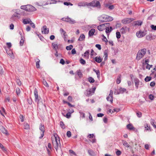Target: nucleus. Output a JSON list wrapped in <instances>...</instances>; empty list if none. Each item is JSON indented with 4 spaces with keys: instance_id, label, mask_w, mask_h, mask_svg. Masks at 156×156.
Here are the masks:
<instances>
[{
    "instance_id": "0eeeda50",
    "label": "nucleus",
    "mask_w": 156,
    "mask_h": 156,
    "mask_svg": "<svg viewBox=\"0 0 156 156\" xmlns=\"http://www.w3.org/2000/svg\"><path fill=\"white\" fill-rule=\"evenodd\" d=\"M110 23H104L98 26V29L100 31H102L106 29V26L109 25Z\"/></svg>"
},
{
    "instance_id": "6ab92c4d",
    "label": "nucleus",
    "mask_w": 156,
    "mask_h": 156,
    "mask_svg": "<svg viewBox=\"0 0 156 156\" xmlns=\"http://www.w3.org/2000/svg\"><path fill=\"white\" fill-rule=\"evenodd\" d=\"M122 143L123 144V145L125 147L127 148H132L129 145V144L127 143V142L126 141L124 140H122Z\"/></svg>"
},
{
    "instance_id": "c756f323",
    "label": "nucleus",
    "mask_w": 156,
    "mask_h": 156,
    "mask_svg": "<svg viewBox=\"0 0 156 156\" xmlns=\"http://www.w3.org/2000/svg\"><path fill=\"white\" fill-rule=\"evenodd\" d=\"M89 53V50H88L87 51L84 53V56L86 58H88Z\"/></svg>"
},
{
    "instance_id": "ddd939ff",
    "label": "nucleus",
    "mask_w": 156,
    "mask_h": 156,
    "mask_svg": "<svg viewBox=\"0 0 156 156\" xmlns=\"http://www.w3.org/2000/svg\"><path fill=\"white\" fill-rule=\"evenodd\" d=\"M149 60L146 59L145 60V62L144 63H143L144 66H146V68H150L152 67V65H149L148 64Z\"/></svg>"
},
{
    "instance_id": "cd10ccee",
    "label": "nucleus",
    "mask_w": 156,
    "mask_h": 156,
    "mask_svg": "<svg viewBox=\"0 0 156 156\" xmlns=\"http://www.w3.org/2000/svg\"><path fill=\"white\" fill-rule=\"evenodd\" d=\"M88 3L86 2H80L79 3V6H84L85 5H87L88 6Z\"/></svg>"
},
{
    "instance_id": "69168bd1",
    "label": "nucleus",
    "mask_w": 156,
    "mask_h": 156,
    "mask_svg": "<svg viewBox=\"0 0 156 156\" xmlns=\"http://www.w3.org/2000/svg\"><path fill=\"white\" fill-rule=\"evenodd\" d=\"M6 45L9 48H11L12 46L10 42L7 43Z\"/></svg>"
},
{
    "instance_id": "e2e57ef3",
    "label": "nucleus",
    "mask_w": 156,
    "mask_h": 156,
    "mask_svg": "<svg viewBox=\"0 0 156 156\" xmlns=\"http://www.w3.org/2000/svg\"><path fill=\"white\" fill-rule=\"evenodd\" d=\"M151 27L154 30H156V26L152 25L151 26Z\"/></svg>"
},
{
    "instance_id": "a19ab883",
    "label": "nucleus",
    "mask_w": 156,
    "mask_h": 156,
    "mask_svg": "<svg viewBox=\"0 0 156 156\" xmlns=\"http://www.w3.org/2000/svg\"><path fill=\"white\" fill-rule=\"evenodd\" d=\"M116 37L117 39H119L120 38L121 35L120 33L119 32H117L116 33Z\"/></svg>"
},
{
    "instance_id": "338daca9",
    "label": "nucleus",
    "mask_w": 156,
    "mask_h": 156,
    "mask_svg": "<svg viewBox=\"0 0 156 156\" xmlns=\"http://www.w3.org/2000/svg\"><path fill=\"white\" fill-rule=\"evenodd\" d=\"M16 93L17 95L20 94V89L19 88H17L16 89Z\"/></svg>"
},
{
    "instance_id": "2eb2a0df",
    "label": "nucleus",
    "mask_w": 156,
    "mask_h": 156,
    "mask_svg": "<svg viewBox=\"0 0 156 156\" xmlns=\"http://www.w3.org/2000/svg\"><path fill=\"white\" fill-rule=\"evenodd\" d=\"M109 25L106 26V29H105V30H106L105 32L107 34L111 32L113 30L112 27H109Z\"/></svg>"
},
{
    "instance_id": "774afa93",
    "label": "nucleus",
    "mask_w": 156,
    "mask_h": 156,
    "mask_svg": "<svg viewBox=\"0 0 156 156\" xmlns=\"http://www.w3.org/2000/svg\"><path fill=\"white\" fill-rule=\"evenodd\" d=\"M141 113L140 112H138L136 113L137 116L139 117H140L141 116Z\"/></svg>"
},
{
    "instance_id": "7ed1b4c3",
    "label": "nucleus",
    "mask_w": 156,
    "mask_h": 156,
    "mask_svg": "<svg viewBox=\"0 0 156 156\" xmlns=\"http://www.w3.org/2000/svg\"><path fill=\"white\" fill-rule=\"evenodd\" d=\"M34 94L35 98V101L37 102V106L39 105V104L40 103H41V104H43V103H42V99L40 97H39L37 90L36 88L34 89Z\"/></svg>"
},
{
    "instance_id": "2f4dec72",
    "label": "nucleus",
    "mask_w": 156,
    "mask_h": 156,
    "mask_svg": "<svg viewBox=\"0 0 156 156\" xmlns=\"http://www.w3.org/2000/svg\"><path fill=\"white\" fill-rule=\"evenodd\" d=\"M88 152L90 155L91 156H94L95 155V153L91 149L88 151Z\"/></svg>"
},
{
    "instance_id": "c9c22d12",
    "label": "nucleus",
    "mask_w": 156,
    "mask_h": 156,
    "mask_svg": "<svg viewBox=\"0 0 156 156\" xmlns=\"http://www.w3.org/2000/svg\"><path fill=\"white\" fill-rule=\"evenodd\" d=\"M8 54L12 58H13L14 57L13 54L11 51H10L8 52H7Z\"/></svg>"
},
{
    "instance_id": "4468645a",
    "label": "nucleus",
    "mask_w": 156,
    "mask_h": 156,
    "mask_svg": "<svg viewBox=\"0 0 156 156\" xmlns=\"http://www.w3.org/2000/svg\"><path fill=\"white\" fill-rule=\"evenodd\" d=\"M42 32L45 34H48L49 33V29L47 28V27L46 26H44L43 28L42 29Z\"/></svg>"
},
{
    "instance_id": "f8f14e48",
    "label": "nucleus",
    "mask_w": 156,
    "mask_h": 156,
    "mask_svg": "<svg viewBox=\"0 0 156 156\" xmlns=\"http://www.w3.org/2000/svg\"><path fill=\"white\" fill-rule=\"evenodd\" d=\"M36 10V9L32 5H27V11L33 12Z\"/></svg>"
},
{
    "instance_id": "f704fd0d",
    "label": "nucleus",
    "mask_w": 156,
    "mask_h": 156,
    "mask_svg": "<svg viewBox=\"0 0 156 156\" xmlns=\"http://www.w3.org/2000/svg\"><path fill=\"white\" fill-rule=\"evenodd\" d=\"M52 143H53V147L55 148L56 151H57L58 147L57 145H56V142H55V141L54 142L52 141Z\"/></svg>"
},
{
    "instance_id": "f3484780",
    "label": "nucleus",
    "mask_w": 156,
    "mask_h": 156,
    "mask_svg": "<svg viewBox=\"0 0 156 156\" xmlns=\"http://www.w3.org/2000/svg\"><path fill=\"white\" fill-rule=\"evenodd\" d=\"M0 131L3 133L7 134L8 133L7 130L2 126H0Z\"/></svg>"
},
{
    "instance_id": "3c124183",
    "label": "nucleus",
    "mask_w": 156,
    "mask_h": 156,
    "mask_svg": "<svg viewBox=\"0 0 156 156\" xmlns=\"http://www.w3.org/2000/svg\"><path fill=\"white\" fill-rule=\"evenodd\" d=\"M151 80V78L147 76L145 79V80L146 82H148L150 81Z\"/></svg>"
},
{
    "instance_id": "f257e3e1",
    "label": "nucleus",
    "mask_w": 156,
    "mask_h": 156,
    "mask_svg": "<svg viewBox=\"0 0 156 156\" xmlns=\"http://www.w3.org/2000/svg\"><path fill=\"white\" fill-rule=\"evenodd\" d=\"M113 20V17L105 15H103L99 18V20L102 22L111 21Z\"/></svg>"
},
{
    "instance_id": "37998d69",
    "label": "nucleus",
    "mask_w": 156,
    "mask_h": 156,
    "mask_svg": "<svg viewBox=\"0 0 156 156\" xmlns=\"http://www.w3.org/2000/svg\"><path fill=\"white\" fill-rule=\"evenodd\" d=\"M121 76H118L117 79L116 80V83L117 84H119L121 82Z\"/></svg>"
},
{
    "instance_id": "a878e982",
    "label": "nucleus",
    "mask_w": 156,
    "mask_h": 156,
    "mask_svg": "<svg viewBox=\"0 0 156 156\" xmlns=\"http://www.w3.org/2000/svg\"><path fill=\"white\" fill-rule=\"evenodd\" d=\"M85 38V36L83 34H81L79 37V41H84Z\"/></svg>"
},
{
    "instance_id": "423d86ee",
    "label": "nucleus",
    "mask_w": 156,
    "mask_h": 156,
    "mask_svg": "<svg viewBox=\"0 0 156 156\" xmlns=\"http://www.w3.org/2000/svg\"><path fill=\"white\" fill-rule=\"evenodd\" d=\"M62 20L71 24H74L76 23L75 20L68 17L67 18H62Z\"/></svg>"
},
{
    "instance_id": "5701e85b",
    "label": "nucleus",
    "mask_w": 156,
    "mask_h": 156,
    "mask_svg": "<svg viewBox=\"0 0 156 156\" xmlns=\"http://www.w3.org/2000/svg\"><path fill=\"white\" fill-rule=\"evenodd\" d=\"M55 142H56V145H57L58 147L60 146L61 144L59 137H58V138L57 137H55Z\"/></svg>"
},
{
    "instance_id": "c85d7f7f",
    "label": "nucleus",
    "mask_w": 156,
    "mask_h": 156,
    "mask_svg": "<svg viewBox=\"0 0 156 156\" xmlns=\"http://www.w3.org/2000/svg\"><path fill=\"white\" fill-rule=\"evenodd\" d=\"M95 61L98 63H100L101 62L102 60L100 57H96L95 58Z\"/></svg>"
},
{
    "instance_id": "680f3d73",
    "label": "nucleus",
    "mask_w": 156,
    "mask_h": 156,
    "mask_svg": "<svg viewBox=\"0 0 156 156\" xmlns=\"http://www.w3.org/2000/svg\"><path fill=\"white\" fill-rule=\"evenodd\" d=\"M30 24L33 28H35V24L31 21L30 22Z\"/></svg>"
},
{
    "instance_id": "bf43d9fd",
    "label": "nucleus",
    "mask_w": 156,
    "mask_h": 156,
    "mask_svg": "<svg viewBox=\"0 0 156 156\" xmlns=\"http://www.w3.org/2000/svg\"><path fill=\"white\" fill-rule=\"evenodd\" d=\"M65 62L64 60V59L62 58L60 60V63L62 65H63L65 64Z\"/></svg>"
},
{
    "instance_id": "0e129e2a",
    "label": "nucleus",
    "mask_w": 156,
    "mask_h": 156,
    "mask_svg": "<svg viewBox=\"0 0 156 156\" xmlns=\"http://www.w3.org/2000/svg\"><path fill=\"white\" fill-rule=\"evenodd\" d=\"M80 116L82 118L85 117V114L84 113L82 112H80Z\"/></svg>"
},
{
    "instance_id": "393cba45",
    "label": "nucleus",
    "mask_w": 156,
    "mask_h": 156,
    "mask_svg": "<svg viewBox=\"0 0 156 156\" xmlns=\"http://www.w3.org/2000/svg\"><path fill=\"white\" fill-rule=\"evenodd\" d=\"M95 30L94 29H92L90 30L88 33V35L89 37L92 36L95 33Z\"/></svg>"
},
{
    "instance_id": "f03ea898",
    "label": "nucleus",
    "mask_w": 156,
    "mask_h": 156,
    "mask_svg": "<svg viewBox=\"0 0 156 156\" xmlns=\"http://www.w3.org/2000/svg\"><path fill=\"white\" fill-rule=\"evenodd\" d=\"M147 49L146 48L141 49L138 51L136 57V59L139 60L142 58L146 54Z\"/></svg>"
},
{
    "instance_id": "bb28decb",
    "label": "nucleus",
    "mask_w": 156,
    "mask_h": 156,
    "mask_svg": "<svg viewBox=\"0 0 156 156\" xmlns=\"http://www.w3.org/2000/svg\"><path fill=\"white\" fill-rule=\"evenodd\" d=\"M31 21V20L30 19H27L23 20V23L24 24H27L30 23Z\"/></svg>"
},
{
    "instance_id": "a18cd8bd",
    "label": "nucleus",
    "mask_w": 156,
    "mask_h": 156,
    "mask_svg": "<svg viewBox=\"0 0 156 156\" xmlns=\"http://www.w3.org/2000/svg\"><path fill=\"white\" fill-rule=\"evenodd\" d=\"M60 126L62 127V128L63 129H64L65 128V127L64 126V123L62 121H61L60 123Z\"/></svg>"
},
{
    "instance_id": "412c9836",
    "label": "nucleus",
    "mask_w": 156,
    "mask_h": 156,
    "mask_svg": "<svg viewBox=\"0 0 156 156\" xmlns=\"http://www.w3.org/2000/svg\"><path fill=\"white\" fill-rule=\"evenodd\" d=\"M134 81L135 83V86L136 89H138L139 87L140 81L137 78H135L134 79Z\"/></svg>"
},
{
    "instance_id": "4c0bfd02",
    "label": "nucleus",
    "mask_w": 156,
    "mask_h": 156,
    "mask_svg": "<svg viewBox=\"0 0 156 156\" xmlns=\"http://www.w3.org/2000/svg\"><path fill=\"white\" fill-rule=\"evenodd\" d=\"M91 93L92 91L90 90H87L86 95L88 96H90L91 95Z\"/></svg>"
},
{
    "instance_id": "052dcab7",
    "label": "nucleus",
    "mask_w": 156,
    "mask_h": 156,
    "mask_svg": "<svg viewBox=\"0 0 156 156\" xmlns=\"http://www.w3.org/2000/svg\"><path fill=\"white\" fill-rule=\"evenodd\" d=\"M71 53H72V54H73V55H74L76 53V51L75 50V49L74 48V49H73L72 51H71Z\"/></svg>"
},
{
    "instance_id": "39448f33",
    "label": "nucleus",
    "mask_w": 156,
    "mask_h": 156,
    "mask_svg": "<svg viewBox=\"0 0 156 156\" xmlns=\"http://www.w3.org/2000/svg\"><path fill=\"white\" fill-rule=\"evenodd\" d=\"M40 130L42 132L41 134V136L39 137L40 139H41L44 135V132L45 131V128L44 125H42L41 123L40 124L39 127Z\"/></svg>"
},
{
    "instance_id": "7c9ffc66",
    "label": "nucleus",
    "mask_w": 156,
    "mask_h": 156,
    "mask_svg": "<svg viewBox=\"0 0 156 156\" xmlns=\"http://www.w3.org/2000/svg\"><path fill=\"white\" fill-rule=\"evenodd\" d=\"M40 60L38 58H36V65L37 68H39V63L40 62Z\"/></svg>"
},
{
    "instance_id": "4d7b16f0",
    "label": "nucleus",
    "mask_w": 156,
    "mask_h": 156,
    "mask_svg": "<svg viewBox=\"0 0 156 156\" xmlns=\"http://www.w3.org/2000/svg\"><path fill=\"white\" fill-rule=\"evenodd\" d=\"M95 46L96 48H98V49L99 50H100L101 49V46L100 44H96V45H95Z\"/></svg>"
},
{
    "instance_id": "9d476101",
    "label": "nucleus",
    "mask_w": 156,
    "mask_h": 156,
    "mask_svg": "<svg viewBox=\"0 0 156 156\" xmlns=\"http://www.w3.org/2000/svg\"><path fill=\"white\" fill-rule=\"evenodd\" d=\"M113 91L110 90L108 96L107 98V100L108 101H110L111 103L113 102Z\"/></svg>"
},
{
    "instance_id": "ea45409f",
    "label": "nucleus",
    "mask_w": 156,
    "mask_h": 156,
    "mask_svg": "<svg viewBox=\"0 0 156 156\" xmlns=\"http://www.w3.org/2000/svg\"><path fill=\"white\" fill-rule=\"evenodd\" d=\"M73 46L72 45H70L69 46H67L66 47V49L67 50H70L72 49Z\"/></svg>"
},
{
    "instance_id": "864d4df0",
    "label": "nucleus",
    "mask_w": 156,
    "mask_h": 156,
    "mask_svg": "<svg viewBox=\"0 0 156 156\" xmlns=\"http://www.w3.org/2000/svg\"><path fill=\"white\" fill-rule=\"evenodd\" d=\"M67 136L68 137H70L71 136V133L70 131H68L66 133Z\"/></svg>"
},
{
    "instance_id": "dca6fc26",
    "label": "nucleus",
    "mask_w": 156,
    "mask_h": 156,
    "mask_svg": "<svg viewBox=\"0 0 156 156\" xmlns=\"http://www.w3.org/2000/svg\"><path fill=\"white\" fill-rule=\"evenodd\" d=\"M129 30V28L126 27H122L120 30V32L122 34H125L127 30Z\"/></svg>"
},
{
    "instance_id": "aec40b11",
    "label": "nucleus",
    "mask_w": 156,
    "mask_h": 156,
    "mask_svg": "<svg viewBox=\"0 0 156 156\" xmlns=\"http://www.w3.org/2000/svg\"><path fill=\"white\" fill-rule=\"evenodd\" d=\"M144 127L145 128V131H148L150 132L152 131V129H151L150 126H148L147 124L145 125Z\"/></svg>"
},
{
    "instance_id": "de8ad7c7",
    "label": "nucleus",
    "mask_w": 156,
    "mask_h": 156,
    "mask_svg": "<svg viewBox=\"0 0 156 156\" xmlns=\"http://www.w3.org/2000/svg\"><path fill=\"white\" fill-rule=\"evenodd\" d=\"M27 5H26L21 6L20 7V8L21 9L24 10L26 11H27Z\"/></svg>"
},
{
    "instance_id": "e433bc0d",
    "label": "nucleus",
    "mask_w": 156,
    "mask_h": 156,
    "mask_svg": "<svg viewBox=\"0 0 156 156\" xmlns=\"http://www.w3.org/2000/svg\"><path fill=\"white\" fill-rule=\"evenodd\" d=\"M94 71L96 73L97 75V77L98 78H99L100 75V72L99 70H97L95 69H94Z\"/></svg>"
},
{
    "instance_id": "6e6d98bb",
    "label": "nucleus",
    "mask_w": 156,
    "mask_h": 156,
    "mask_svg": "<svg viewBox=\"0 0 156 156\" xmlns=\"http://www.w3.org/2000/svg\"><path fill=\"white\" fill-rule=\"evenodd\" d=\"M71 113L69 112L68 113H67L66 114V117L67 118H70V117L71 116Z\"/></svg>"
},
{
    "instance_id": "79ce46f5",
    "label": "nucleus",
    "mask_w": 156,
    "mask_h": 156,
    "mask_svg": "<svg viewBox=\"0 0 156 156\" xmlns=\"http://www.w3.org/2000/svg\"><path fill=\"white\" fill-rule=\"evenodd\" d=\"M89 81L90 83H93L94 81V79L91 77H89L88 78Z\"/></svg>"
},
{
    "instance_id": "20e7f679",
    "label": "nucleus",
    "mask_w": 156,
    "mask_h": 156,
    "mask_svg": "<svg viewBox=\"0 0 156 156\" xmlns=\"http://www.w3.org/2000/svg\"><path fill=\"white\" fill-rule=\"evenodd\" d=\"M88 6H91L94 7H96L100 8L101 7V5L99 1L94 0L88 3Z\"/></svg>"
},
{
    "instance_id": "6e6552de",
    "label": "nucleus",
    "mask_w": 156,
    "mask_h": 156,
    "mask_svg": "<svg viewBox=\"0 0 156 156\" xmlns=\"http://www.w3.org/2000/svg\"><path fill=\"white\" fill-rule=\"evenodd\" d=\"M133 20L134 19L133 18H127L123 20L122 22L123 24H126L129 23Z\"/></svg>"
},
{
    "instance_id": "58836bf2",
    "label": "nucleus",
    "mask_w": 156,
    "mask_h": 156,
    "mask_svg": "<svg viewBox=\"0 0 156 156\" xmlns=\"http://www.w3.org/2000/svg\"><path fill=\"white\" fill-rule=\"evenodd\" d=\"M119 91L121 93H123L126 91V89L124 88H120L119 89Z\"/></svg>"
},
{
    "instance_id": "a211bd4d",
    "label": "nucleus",
    "mask_w": 156,
    "mask_h": 156,
    "mask_svg": "<svg viewBox=\"0 0 156 156\" xmlns=\"http://www.w3.org/2000/svg\"><path fill=\"white\" fill-rule=\"evenodd\" d=\"M105 5V8L108 9L109 10H112L114 8L113 5H110V4H106Z\"/></svg>"
},
{
    "instance_id": "5fc2aeb1",
    "label": "nucleus",
    "mask_w": 156,
    "mask_h": 156,
    "mask_svg": "<svg viewBox=\"0 0 156 156\" xmlns=\"http://www.w3.org/2000/svg\"><path fill=\"white\" fill-rule=\"evenodd\" d=\"M102 36L103 37V38L102 39V40L106 42H107L108 41V40L106 38V37L104 36V35H102Z\"/></svg>"
},
{
    "instance_id": "49530a36",
    "label": "nucleus",
    "mask_w": 156,
    "mask_h": 156,
    "mask_svg": "<svg viewBox=\"0 0 156 156\" xmlns=\"http://www.w3.org/2000/svg\"><path fill=\"white\" fill-rule=\"evenodd\" d=\"M42 82L45 86L47 87H49V86L48 84L47 83V82H46V80H45L44 79H43Z\"/></svg>"
},
{
    "instance_id": "603ef678",
    "label": "nucleus",
    "mask_w": 156,
    "mask_h": 156,
    "mask_svg": "<svg viewBox=\"0 0 156 156\" xmlns=\"http://www.w3.org/2000/svg\"><path fill=\"white\" fill-rule=\"evenodd\" d=\"M64 4L65 5L68 6L69 5H72L73 4L69 2H65L64 3Z\"/></svg>"
},
{
    "instance_id": "9b49d317",
    "label": "nucleus",
    "mask_w": 156,
    "mask_h": 156,
    "mask_svg": "<svg viewBox=\"0 0 156 156\" xmlns=\"http://www.w3.org/2000/svg\"><path fill=\"white\" fill-rule=\"evenodd\" d=\"M20 17V14L16 12H15V13L13 14L11 17V19L13 20H15L16 19H19Z\"/></svg>"
},
{
    "instance_id": "c03bdc74",
    "label": "nucleus",
    "mask_w": 156,
    "mask_h": 156,
    "mask_svg": "<svg viewBox=\"0 0 156 156\" xmlns=\"http://www.w3.org/2000/svg\"><path fill=\"white\" fill-rule=\"evenodd\" d=\"M24 128L25 129H28L29 128V126L27 123L24 124Z\"/></svg>"
},
{
    "instance_id": "09e8293b",
    "label": "nucleus",
    "mask_w": 156,
    "mask_h": 156,
    "mask_svg": "<svg viewBox=\"0 0 156 156\" xmlns=\"http://www.w3.org/2000/svg\"><path fill=\"white\" fill-rule=\"evenodd\" d=\"M80 63L82 64H83V65H84L86 63V62L85 61V60H83V59L82 58H81L80 60Z\"/></svg>"
},
{
    "instance_id": "13d9d810",
    "label": "nucleus",
    "mask_w": 156,
    "mask_h": 156,
    "mask_svg": "<svg viewBox=\"0 0 156 156\" xmlns=\"http://www.w3.org/2000/svg\"><path fill=\"white\" fill-rule=\"evenodd\" d=\"M16 82L18 84L19 86H20L21 85V83L20 80L19 79H17Z\"/></svg>"
},
{
    "instance_id": "4be33fe9",
    "label": "nucleus",
    "mask_w": 156,
    "mask_h": 156,
    "mask_svg": "<svg viewBox=\"0 0 156 156\" xmlns=\"http://www.w3.org/2000/svg\"><path fill=\"white\" fill-rule=\"evenodd\" d=\"M143 22L140 20H138L135 21L133 22L134 26H141Z\"/></svg>"
},
{
    "instance_id": "8fccbe9b",
    "label": "nucleus",
    "mask_w": 156,
    "mask_h": 156,
    "mask_svg": "<svg viewBox=\"0 0 156 156\" xmlns=\"http://www.w3.org/2000/svg\"><path fill=\"white\" fill-rule=\"evenodd\" d=\"M21 39L20 41V45L22 46L23 45L24 43V40L23 39L22 37H21Z\"/></svg>"
},
{
    "instance_id": "1a4fd4ad",
    "label": "nucleus",
    "mask_w": 156,
    "mask_h": 156,
    "mask_svg": "<svg viewBox=\"0 0 156 156\" xmlns=\"http://www.w3.org/2000/svg\"><path fill=\"white\" fill-rule=\"evenodd\" d=\"M146 34V33L144 31L141 30L139 31L136 32V36L139 38L143 37Z\"/></svg>"
},
{
    "instance_id": "473e14b6",
    "label": "nucleus",
    "mask_w": 156,
    "mask_h": 156,
    "mask_svg": "<svg viewBox=\"0 0 156 156\" xmlns=\"http://www.w3.org/2000/svg\"><path fill=\"white\" fill-rule=\"evenodd\" d=\"M127 128L129 130H132L134 129L133 125L131 124H129L127 126Z\"/></svg>"
},
{
    "instance_id": "72a5a7b5",
    "label": "nucleus",
    "mask_w": 156,
    "mask_h": 156,
    "mask_svg": "<svg viewBox=\"0 0 156 156\" xmlns=\"http://www.w3.org/2000/svg\"><path fill=\"white\" fill-rule=\"evenodd\" d=\"M104 56L105 60H107L108 57V53L107 51L106 50H105L104 52Z\"/></svg>"
},
{
    "instance_id": "b1692460",
    "label": "nucleus",
    "mask_w": 156,
    "mask_h": 156,
    "mask_svg": "<svg viewBox=\"0 0 156 156\" xmlns=\"http://www.w3.org/2000/svg\"><path fill=\"white\" fill-rule=\"evenodd\" d=\"M52 46L54 49L55 51H56L58 48L59 46L58 45L57 43L55 42L53 43L52 44Z\"/></svg>"
}]
</instances>
